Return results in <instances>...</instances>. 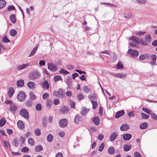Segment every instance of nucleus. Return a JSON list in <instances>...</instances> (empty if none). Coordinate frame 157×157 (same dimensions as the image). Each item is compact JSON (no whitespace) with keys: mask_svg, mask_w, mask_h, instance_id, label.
Wrapping results in <instances>:
<instances>
[{"mask_svg":"<svg viewBox=\"0 0 157 157\" xmlns=\"http://www.w3.org/2000/svg\"><path fill=\"white\" fill-rule=\"evenodd\" d=\"M26 104L27 107H30L32 105V102L31 100H29L26 101Z\"/></svg>","mask_w":157,"mask_h":157,"instance_id":"49530a36","label":"nucleus"},{"mask_svg":"<svg viewBox=\"0 0 157 157\" xmlns=\"http://www.w3.org/2000/svg\"><path fill=\"white\" fill-rule=\"evenodd\" d=\"M124 114V110H122L118 111L116 113L115 118H118L123 116Z\"/></svg>","mask_w":157,"mask_h":157,"instance_id":"dca6fc26","label":"nucleus"},{"mask_svg":"<svg viewBox=\"0 0 157 157\" xmlns=\"http://www.w3.org/2000/svg\"><path fill=\"white\" fill-rule=\"evenodd\" d=\"M91 102L92 105V108L94 109H95L98 106L97 102L94 100H91Z\"/></svg>","mask_w":157,"mask_h":157,"instance_id":"c9c22d12","label":"nucleus"},{"mask_svg":"<svg viewBox=\"0 0 157 157\" xmlns=\"http://www.w3.org/2000/svg\"><path fill=\"white\" fill-rule=\"evenodd\" d=\"M59 100L57 98L55 99L53 101L54 104L56 105H58L59 103Z\"/></svg>","mask_w":157,"mask_h":157,"instance_id":"13d9d810","label":"nucleus"},{"mask_svg":"<svg viewBox=\"0 0 157 157\" xmlns=\"http://www.w3.org/2000/svg\"><path fill=\"white\" fill-rule=\"evenodd\" d=\"M104 135L102 134H100L98 136V139L100 140H102L104 138Z\"/></svg>","mask_w":157,"mask_h":157,"instance_id":"774afa93","label":"nucleus"},{"mask_svg":"<svg viewBox=\"0 0 157 157\" xmlns=\"http://www.w3.org/2000/svg\"><path fill=\"white\" fill-rule=\"evenodd\" d=\"M104 144L103 143H102L99 146V151H101L104 149Z\"/></svg>","mask_w":157,"mask_h":157,"instance_id":"0e129e2a","label":"nucleus"},{"mask_svg":"<svg viewBox=\"0 0 157 157\" xmlns=\"http://www.w3.org/2000/svg\"><path fill=\"white\" fill-rule=\"evenodd\" d=\"M26 97V95L25 92L21 91L19 92L17 96V99L20 101H23L25 100Z\"/></svg>","mask_w":157,"mask_h":157,"instance_id":"20e7f679","label":"nucleus"},{"mask_svg":"<svg viewBox=\"0 0 157 157\" xmlns=\"http://www.w3.org/2000/svg\"><path fill=\"white\" fill-rule=\"evenodd\" d=\"M125 17L127 19H129L131 18L132 15L131 14H126L124 15Z\"/></svg>","mask_w":157,"mask_h":157,"instance_id":"69168bd1","label":"nucleus"},{"mask_svg":"<svg viewBox=\"0 0 157 157\" xmlns=\"http://www.w3.org/2000/svg\"><path fill=\"white\" fill-rule=\"evenodd\" d=\"M43 149V147L40 145L36 146L35 148L36 151L38 152L41 151Z\"/></svg>","mask_w":157,"mask_h":157,"instance_id":"c85d7f7f","label":"nucleus"},{"mask_svg":"<svg viewBox=\"0 0 157 157\" xmlns=\"http://www.w3.org/2000/svg\"><path fill=\"white\" fill-rule=\"evenodd\" d=\"M48 69L52 71H56L58 70L57 66L52 63H48L47 64Z\"/></svg>","mask_w":157,"mask_h":157,"instance_id":"39448f33","label":"nucleus"},{"mask_svg":"<svg viewBox=\"0 0 157 157\" xmlns=\"http://www.w3.org/2000/svg\"><path fill=\"white\" fill-rule=\"evenodd\" d=\"M61 79H62V78L59 75H57L54 77V81L56 82L60 80Z\"/></svg>","mask_w":157,"mask_h":157,"instance_id":"6e6d98bb","label":"nucleus"},{"mask_svg":"<svg viewBox=\"0 0 157 157\" xmlns=\"http://www.w3.org/2000/svg\"><path fill=\"white\" fill-rule=\"evenodd\" d=\"M139 55V53L136 50H133L131 53V56L133 57H136L138 56Z\"/></svg>","mask_w":157,"mask_h":157,"instance_id":"a878e982","label":"nucleus"},{"mask_svg":"<svg viewBox=\"0 0 157 157\" xmlns=\"http://www.w3.org/2000/svg\"><path fill=\"white\" fill-rule=\"evenodd\" d=\"M129 39L131 40H132L136 44H139L140 43L139 38L134 36H132L129 38Z\"/></svg>","mask_w":157,"mask_h":157,"instance_id":"9b49d317","label":"nucleus"},{"mask_svg":"<svg viewBox=\"0 0 157 157\" xmlns=\"http://www.w3.org/2000/svg\"><path fill=\"white\" fill-rule=\"evenodd\" d=\"M151 60L150 62V64L152 65H154L156 61V55L153 54L151 56Z\"/></svg>","mask_w":157,"mask_h":157,"instance_id":"4468645a","label":"nucleus"},{"mask_svg":"<svg viewBox=\"0 0 157 157\" xmlns=\"http://www.w3.org/2000/svg\"><path fill=\"white\" fill-rule=\"evenodd\" d=\"M147 126L148 124L147 123H143L140 124V128L141 129H144L147 128Z\"/></svg>","mask_w":157,"mask_h":157,"instance_id":"5701e85b","label":"nucleus"},{"mask_svg":"<svg viewBox=\"0 0 157 157\" xmlns=\"http://www.w3.org/2000/svg\"><path fill=\"white\" fill-rule=\"evenodd\" d=\"M35 84L32 82H29L27 83L28 87L30 89H34L35 86Z\"/></svg>","mask_w":157,"mask_h":157,"instance_id":"aec40b11","label":"nucleus"},{"mask_svg":"<svg viewBox=\"0 0 157 157\" xmlns=\"http://www.w3.org/2000/svg\"><path fill=\"white\" fill-rule=\"evenodd\" d=\"M52 104V101L50 100H47L46 102V106L49 108L51 107V105Z\"/></svg>","mask_w":157,"mask_h":157,"instance_id":"09e8293b","label":"nucleus"},{"mask_svg":"<svg viewBox=\"0 0 157 157\" xmlns=\"http://www.w3.org/2000/svg\"><path fill=\"white\" fill-rule=\"evenodd\" d=\"M134 155L135 157H142L141 154L138 151H136L134 152Z\"/></svg>","mask_w":157,"mask_h":157,"instance_id":"4d7b16f0","label":"nucleus"},{"mask_svg":"<svg viewBox=\"0 0 157 157\" xmlns=\"http://www.w3.org/2000/svg\"><path fill=\"white\" fill-rule=\"evenodd\" d=\"M2 41L3 42L7 43L10 42V40L8 39L6 36H3L2 38Z\"/></svg>","mask_w":157,"mask_h":157,"instance_id":"a18cd8bd","label":"nucleus"},{"mask_svg":"<svg viewBox=\"0 0 157 157\" xmlns=\"http://www.w3.org/2000/svg\"><path fill=\"white\" fill-rule=\"evenodd\" d=\"M123 67V65L120 63L119 62L117 64L116 66V68L118 69L122 68Z\"/></svg>","mask_w":157,"mask_h":157,"instance_id":"5fc2aeb1","label":"nucleus"},{"mask_svg":"<svg viewBox=\"0 0 157 157\" xmlns=\"http://www.w3.org/2000/svg\"><path fill=\"white\" fill-rule=\"evenodd\" d=\"M59 73L63 74L64 75H67L69 74V72L68 71L64 70L63 69H61L59 71Z\"/></svg>","mask_w":157,"mask_h":157,"instance_id":"c03bdc74","label":"nucleus"},{"mask_svg":"<svg viewBox=\"0 0 157 157\" xmlns=\"http://www.w3.org/2000/svg\"><path fill=\"white\" fill-rule=\"evenodd\" d=\"M141 116L142 118V119H147L149 117V116L143 113H141Z\"/></svg>","mask_w":157,"mask_h":157,"instance_id":"a19ab883","label":"nucleus"},{"mask_svg":"<svg viewBox=\"0 0 157 157\" xmlns=\"http://www.w3.org/2000/svg\"><path fill=\"white\" fill-rule=\"evenodd\" d=\"M108 151L109 154L113 155L114 154L115 150L113 147H110L108 149Z\"/></svg>","mask_w":157,"mask_h":157,"instance_id":"393cba45","label":"nucleus"},{"mask_svg":"<svg viewBox=\"0 0 157 157\" xmlns=\"http://www.w3.org/2000/svg\"><path fill=\"white\" fill-rule=\"evenodd\" d=\"M53 138V136L51 134H49L47 137V140L48 142H51Z\"/></svg>","mask_w":157,"mask_h":157,"instance_id":"2f4dec72","label":"nucleus"},{"mask_svg":"<svg viewBox=\"0 0 157 157\" xmlns=\"http://www.w3.org/2000/svg\"><path fill=\"white\" fill-rule=\"evenodd\" d=\"M24 81L23 80H18L17 82V86L18 87H22L24 85Z\"/></svg>","mask_w":157,"mask_h":157,"instance_id":"4be33fe9","label":"nucleus"},{"mask_svg":"<svg viewBox=\"0 0 157 157\" xmlns=\"http://www.w3.org/2000/svg\"><path fill=\"white\" fill-rule=\"evenodd\" d=\"M14 93V90L13 88H10L8 91V93L10 97H11L13 95Z\"/></svg>","mask_w":157,"mask_h":157,"instance_id":"cd10ccee","label":"nucleus"},{"mask_svg":"<svg viewBox=\"0 0 157 157\" xmlns=\"http://www.w3.org/2000/svg\"><path fill=\"white\" fill-rule=\"evenodd\" d=\"M40 77V75L38 72L33 71L30 74L29 76V78L31 80H34L38 79Z\"/></svg>","mask_w":157,"mask_h":157,"instance_id":"f03ea898","label":"nucleus"},{"mask_svg":"<svg viewBox=\"0 0 157 157\" xmlns=\"http://www.w3.org/2000/svg\"><path fill=\"white\" fill-rule=\"evenodd\" d=\"M61 111L63 113H66L68 111V108L65 106H63L61 108Z\"/></svg>","mask_w":157,"mask_h":157,"instance_id":"473e14b6","label":"nucleus"},{"mask_svg":"<svg viewBox=\"0 0 157 157\" xmlns=\"http://www.w3.org/2000/svg\"><path fill=\"white\" fill-rule=\"evenodd\" d=\"M6 4V2L5 0H0V9L4 8Z\"/></svg>","mask_w":157,"mask_h":157,"instance_id":"7c9ffc66","label":"nucleus"},{"mask_svg":"<svg viewBox=\"0 0 157 157\" xmlns=\"http://www.w3.org/2000/svg\"><path fill=\"white\" fill-rule=\"evenodd\" d=\"M29 65V63H27L25 64H23L21 65H18L17 67V68L18 70H21L26 68Z\"/></svg>","mask_w":157,"mask_h":157,"instance_id":"f8f14e48","label":"nucleus"},{"mask_svg":"<svg viewBox=\"0 0 157 157\" xmlns=\"http://www.w3.org/2000/svg\"><path fill=\"white\" fill-rule=\"evenodd\" d=\"M17 32L14 29H12L10 30V35L13 37L14 36L17 34Z\"/></svg>","mask_w":157,"mask_h":157,"instance_id":"c756f323","label":"nucleus"},{"mask_svg":"<svg viewBox=\"0 0 157 157\" xmlns=\"http://www.w3.org/2000/svg\"><path fill=\"white\" fill-rule=\"evenodd\" d=\"M49 96V94L48 93L46 92L44 93L42 95V98L44 99H47Z\"/></svg>","mask_w":157,"mask_h":157,"instance_id":"8fccbe9b","label":"nucleus"},{"mask_svg":"<svg viewBox=\"0 0 157 157\" xmlns=\"http://www.w3.org/2000/svg\"><path fill=\"white\" fill-rule=\"evenodd\" d=\"M21 151L23 152L27 153L29 151V149L26 147H24L21 149Z\"/></svg>","mask_w":157,"mask_h":157,"instance_id":"e2e57ef3","label":"nucleus"},{"mask_svg":"<svg viewBox=\"0 0 157 157\" xmlns=\"http://www.w3.org/2000/svg\"><path fill=\"white\" fill-rule=\"evenodd\" d=\"M34 132L35 134L37 136H40L41 135L40 129L37 128L35 130Z\"/></svg>","mask_w":157,"mask_h":157,"instance_id":"ea45409f","label":"nucleus"},{"mask_svg":"<svg viewBox=\"0 0 157 157\" xmlns=\"http://www.w3.org/2000/svg\"><path fill=\"white\" fill-rule=\"evenodd\" d=\"M5 103L7 104H9L10 110L11 112H15L17 110V106L11 101L10 100L6 101Z\"/></svg>","mask_w":157,"mask_h":157,"instance_id":"f257e3e1","label":"nucleus"},{"mask_svg":"<svg viewBox=\"0 0 157 157\" xmlns=\"http://www.w3.org/2000/svg\"><path fill=\"white\" fill-rule=\"evenodd\" d=\"M131 145L125 144L124 146V150L125 151H129L131 148Z\"/></svg>","mask_w":157,"mask_h":157,"instance_id":"b1692460","label":"nucleus"},{"mask_svg":"<svg viewBox=\"0 0 157 157\" xmlns=\"http://www.w3.org/2000/svg\"><path fill=\"white\" fill-rule=\"evenodd\" d=\"M92 120L94 124L96 125H98L100 123V119L98 117H93Z\"/></svg>","mask_w":157,"mask_h":157,"instance_id":"6ab92c4d","label":"nucleus"},{"mask_svg":"<svg viewBox=\"0 0 157 157\" xmlns=\"http://www.w3.org/2000/svg\"><path fill=\"white\" fill-rule=\"evenodd\" d=\"M145 32L140 31L136 32V33L137 35L141 36L144 35L145 34Z\"/></svg>","mask_w":157,"mask_h":157,"instance_id":"052dcab7","label":"nucleus"},{"mask_svg":"<svg viewBox=\"0 0 157 157\" xmlns=\"http://www.w3.org/2000/svg\"><path fill=\"white\" fill-rule=\"evenodd\" d=\"M77 98L78 100H80L83 99V96L81 94L79 93L77 96Z\"/></svg>","mask_w":157,"mask_h":157,"instance_id":"680f3d73","label":"nucleus"},{"mask_svg":"<svg viewBox=\"0 0 157 157\" xmlns=\"http://www.w3.org/2000/svg\"><path fill=\"white\" fill-rule=\"evenodd\" d=\"M81 118L78 115H76L75 117L74 121L76 123H78L81 121Z\"/></svg>","mask_w":157,"mask_h":157,"instance_id":"e433bc0d","label":"nucleus"},{"mask_svg":"<svg viewBox=\"0 0 157 157\" xmlns=\"http://www.w3.org/2000/svg\"><path fill=\"white\" fill-rule=\"evenodd\" d=\"M37 111H40L41 110V107L40 104H38L36 105L35 107Z\"/></svg>","mask_w":157,"mask_h":157,"instance_id":"603ef678","label":"nucleus"},{"mask_svg":"<svg viewBox=\"0 0 157 157\" xmlns=\"http://www.w3.org/2000/svg\"><path fill=\"white\" fill-rule=\"evenodd\" d=\"M88 111V109L87 110L85 108L83 107L82 110L80 112V113L82 115L84 116L87 113Z\"/></svg>","mask_w":157,"mask_h":157,"instance_id":"f704fd0d","label":"nucleus"},{"mask_svg":"<svg viewBox=\"0 0 157 157\" xmlns=\"http://www.w3.org/2000/svg\"><path fill=\"white\" fill-rule=\"evenodd\" d=\"M152 118L155 120H157V116L154 113H151V114Z\"/></svg>","mask_w":157,"mask_h":157,"instance_id":"338daca9","label":"nucleus"},{"mask_svg":"<svg viewBox=\"0 0 157 157\" xmlns=\"http://www.w3.org/2000/svg\"><path fill=\"white\" fill-rule=\"evenodd\" d=\"M20 114L26 119L29 118V115L28 112L24 109H22L20 112Z\"/></svg>","mask_w":157,"mask_h":157,"instance_id":"423d86ee","label":"nucleus"},{"mask_svg":"<svg viewBox=\"0 0 157 157\" xmlns=\"http://www.w3.org/2000/svg\"><path fill=\"white\" fill-rule=\"evenodd\" d=\"M41 84L42 86L44 89H48L49 87V84L47 80L44 81Z\"/></svg>","mask_w":157,"mask_h":157,"instance_id":"ddd939ff","label":"nucleus"},{"mask_svg":"<svg viewBox=\"0 0 157 157\" xmlns=\"http://www.w3.org/2000/svg\"><path fill=\"white\" fill-rule=\"evenodd\" d=\"M145 39L146 41L148 42H150L151 40V37L150 35H147L145 38Z\"/></svg>","mask_w":157,"mask_h":157,"instance_id":"37998d69","label":"nucleus"},{"mask_svg":"<svg viewBox=\"0 0 157 157\" xmlns=\"http://www.w3.org/2000/svg\"><path fill=\"white\" fill-rule=\"evenodd\" d=\"M142 109L144 112L148 114H151L152 113V111L151 110L148 109L147 108H143Z\"/></svg>","mask_w":157,"mask_h":157,"instance_id":"79ce46f5","label":"nucleus"},{"mask_svg":"<svg viewBox=\"0 0 157 157\" xmlns=\"http://www.w3.org/2000/svg\"><path fill=\"white\" fill-rule=\"evenodd\" d=\"M113 76L117 78L124 79L126 77L127 75L125 74L119 73L114 74Z\"/></svg>","mask_w":157,"mask_h":157,"instance_id":"1a4fd4ad","label":"nucleus"},{"mask_svg":"<svg viewBox=\"0 0 157 157\" xmlns=\"http://www.w3.org/2000/svg\"><path fill=\"white\" fill-rule=\"evenodd\" d=\"M88 98L91 100H96L97 98V95L95 94H93L90 95L88 96Z\"/></svg>","mask_w":157,"mask_h":157,"instance_id":"bb28decb","label":"nucleus"},{"mask_svg":"<svg viewBox=\"0 0 157 157\" xmlns=\"http://www.w3.org/2000/svg\"><path fill=\"white\" fill-rule=\"evenodd\" d=\"M53 94L59 98H63L65 96V92L63 90L59 89L58 91H54Z\"/></svg>","mask_w":157,"mask_h":157,"instance_id":"7ed1b4c3","label":"nucleus"},{"mask_svg":"<svg viewBox=\"0 0 157 157\" xmlns=\"http://www.w3.org/2000/svg\"><path fill=\"white\" fill-rule=\"evenodd\" d=\"M65 82L67 85L68 88L71 89L72 88V81L71 77H68L67 78L65 79Z\"/></svg>","mask_w":157,"mask_h":157,"instance_id":"0eeeda50","label":"nucleus"},{"mask_svg":"<svg viewBox=\"0 0 157 157\" xmlns=\"http://www.w3.org/2000/svg\"><path fill=\"white\" fill-rule=\"evenodd\" d=\"M29 95L30 96V98L31 100H35L36 98V95L33 91L30 92L29 93Z\"/></svg>","mask_w":157,"mask_h":157,"instance_id":"4c0bfd02","label":"nucleus"},{"mask_svg":"<svg viewBox=\"0 0 157 157\" xmlns=\"http://www.w3.org/2000/svg\"><path fill=\"white\" fill-rule=\"evenodd\" d=\"M132 137V135L129 133H125L122 135V137L124 140L128 141Z\"/></svg>","mask_w":157,"mask_h":157,"instance_id":"9d476101","label":"nucleus"},{"mask_svg":"<svg viewBox=\"0 0 157 157\" xmlns=\"http://www.w3.org/2000/svg\"><path fill=\"white\" fill-rule=\"evenodd\" d=\"M140 42L142 45L144 46L147 45L149 43L147 41H146L145 40L144 41L143 39H140Z\"/></svg>","mask_w":157,"mask_h":157,"instance_id":"de8ad7c7","label":"nucleus"},{"mask_svg":"<svg viewBox=\"0 0 157 157\" xmlns=\"http://www.w3.org/2000/svg\"><path fill=\"white\" fill-rule=\"evenodd\" d=\"M15 10V8L14 6L13 5H9L7 8V10L10 11L13 10Z\"/></svg>","mask_w":157,"mask_h":157,"instance_id":"864d4df0","label":"nucleus"},{"mask_svg":"<svg viewBox=\"0 0 157 157\" xmlns=\"http://www.w3.org/2000/svg\"><path fill=\"white\" fill-rule=\"evenodd\" d=\"M6 121L5 119H2L0 121V127H2L6 124Z\"/></svg>","mask_w":157,"mask_h":157,"instance_id":"58836bf2","label":"nucleus"},{"mask_svg":"<svg viewBox=\"0 0 157 157\" xmlns=\"http://www.w3.org/2000/svg\"><path fill=\"white\" fill-rule=\"evenodd\" d=\"M38 46L39 44H37L31 51V52L29 55V57H31L35 54L37 49Z\"/></svg>","mask_w":157,"mask_h":157,"instance_id":"412c9836","label":"nucleus"},{"mask_svg":"<svg viewBox=\"0 0 157 157\" xmlns=\"http://www.w3.org/2000/svg\"><path fill=\"white\" fill-rule=\"evenodd\" d=\"M28 143L29 144L31 145H34V141L33 139L32 138H29L28 140Z\"/></svg>","mask_w":157,"mask_h":157,"instance_id":"3c124183","label":"nucleus"},{"mask_svg":"<svg viewBox=\"0 0 157 157\" xmlns=\"http://www.w3.org/2000/svg\"><path fill=\"white\" fill-rule=\"evenodd\" d=\"M59 124L61 127H64L67 126L68 124V121L66 119H63L59 121Z\"/></svg>","mask_w":157,"mask_h":157,"instance_id":"6e6552de","label":"nucleus"},{"mask_svg":"<svg viewBox=\"0 0 157 157\" xmlns=\"http://www.w3.org/2000/svg\"><path fill=\"white\" fill-rule=\"evenodd\" d=\"M17 125L18 128L20 129L24 128L25 126L24 123L21 120H19L18 121Z\"/></svg>","mask_w":157,"mask_h":157,"instance_id":"a211bd4d","label":"nucleus"},{"mask_svg":"<svg viewBox=\"0 0 157 157\" xmlns=\"http://www.w3.org/2000/svg\"><path fill=\"white\" fill-rule=\"evenodd\" d=\"M129 128V126L127 124H122L120 127V130L122 131H125L128 130Z\"/></svg>","mask_w":157,"mask_h":157,"instance_id":"2eb2a0df","label":"nucleus"},{"mask_svg":"<svg viewBox=\"0 0 157 157\" xmlns=\"http://www.w3.org/2000/svg\"><path fill=\"white\" fill-rule=\"evenodd\" d=\"M134 112L133 111L129 112L128 113V116L130 117H134L135 116Z\"/></svg>","mask_w":157,"mask_h":157,"instance_id":"bf43d9fd","label":"nucleus"},{"mask_svg":"<svg viewBox=\"0 0 157 157\" xmlns=\"http://www.w3.org/2000/svg\"><path fill=\"white\" fill-rule=\"evenodd\" d=\"M82 90L84 92L88 93L90 92V88H88L87 86H85L82 87Z\"/></svg>","mask_w":157,"mask_h":157,"instance_id":"72a5a7b5","label":"nucleus"},{"mask_svg":"<svg viewBox=\"0 0 157 157\" xmlns=\"http://www.w3.org/2000/svg\"><path fill=\"white\" fill-rule=\"evenodd\" d=\"M117 135L116 132H114L112 133L110 136L109 139L111 141H113L116 139Z\"/></svg>","mask_w":157,"mask_h":157,"instance_id":"f3484780","label":"nucleus"}]
</instances>
